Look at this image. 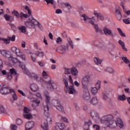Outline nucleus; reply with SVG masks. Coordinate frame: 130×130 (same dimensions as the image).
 <instances>
[{"mask_svg":"<svg viewBox=\"0 0 130 130\" xmlns=\"http://www.w3.org/2000/svg\"><path fill=\"white\" fill-rule=\"evenodd\" d=\"M42 75L44 78H47V79H49V80L47 82H46V84L48 85V89L50 90L51 91H53V90L55 89H57V85L55 83H54L51 80V78L48 75H47V73H46V72L43 71Z\"/></svg>","mask_w":130,"mask_h":130,"instance_id":"f257e3e1","label":"nucleus"},{"mask_svg":"<svg viewBox=\"0 0 130 130\" xmlns=\"http://www.w3.org/2000/svg\"><path fill=\"white\" fill-rule=\"evenodd\" d=\"M2 75H6L7 80H12V79H13V76H14L15 81L18 80V77H19V74L17 73V71L15 70V69H10V72L9 73H7L6 70H3Z\"/></svg>","mask_w":130,"mask_h":130,"instance_id":"f03ea898","label":"nucleus"},{"mask_svg":"<svg viewBox=\"0 0 130 130\" xmlns=\"http://www.w3.org/2000/svg\"><path fill=\"white\" fill-rule=\"evenodd\" d=\"M109 124H110V127H111V128H115L117 127V126H118L120 128L123 127V122H122V120L120 118H117V121L113 120L109 122Z\"/></svg>","mask_w":130,"mask_h":130,"instance_id":"7ed1b4c3","label":"nucleus"},{"mask_svg":"<svg viewBox=\"0 0 130 130\" xmlns=\"http://www.w3.org/2000/svg\"><path fill=\"white\" fill-rule=\"evenodd\" d=\"M11 51L14 54H16L17 56H19L22 60H26V56L20 50V49L17 48L16 47H13L11 48Z\"/></svg>","mask_w":130,"mask_h":130,"instance_id":"20e7f679","label":"nucleus"},{"mask_svg":"<svg viewBox=\"0 0 130 130\" xmlns=\"http://www.w3.org/2000/svg\"><path fill=\"white\" fill-rule=\"evenodd\" d=\"M91 81V76L89 75H86L83 76L81 79V83L82 85V89H87L88 88V84Z\"/></svg>","mask_w":130,"mask_h":130,"instance_id":"39448f33","label":"nucleus"},{"mask_svg":"<svg viewBox=\"0 0 130 130\" xmlns=\"http://www.w3.org/2000/svg\"><path fill=\"white\" fill-rule=\"evenodd\" d=\"M68 79H69L70 83H71L72 85H73L72 76L71 75H69V74H64L63 76V82H64L65 88H66L67 90L69 89V82H68Z\"/></svg>","mask_w":130,"mask_h":130,"instance_id":"423d86ee","label":"nucleus"},{"mask_svg":"<svg viewBox=\"0 0 130 130\" xmlns=\"http://www.w3.org/2000/svg\"><path fill=\"white\" fill-rule=\"evenodd\" d=\"M38 24H39V22L34 18H32V19L29 21H27L25 22V25L27 28H35V26L36 25H38Z\"/></svg>","mask_w":130,"mask_h":130,"instance_id":"0eeeda50","label":"nucleus"},{"mask_svg":"<svg viewBox=\"0 0 130 130\" xmlns=\"http://www.w3.org/2000/svg\"><path fill=\"white\" fill-rule=\"evenodd\" d=\"M52 104L59 111H60V112H64L63 106L60 105L59 101L58 100H53L52 101Z\"/></svg>","mask_w":130,"mask_h":130,"instance_id":"6e6552de","label":"nucleus"},{"mask_svg":"<svg viewBox=\"0 0 130 130\" xmlns=\"http://www.w3.org/2000/svg\"><path fill=\"white\" fill-rule=\"evenodd\" d=\"M51 122H52V119H51V118H50V117H47L41 125L43 129L49 130V128H48V123L50 124Z\"/></svg>","mask_w":130,"mask_h":130,"instance_id":"1a4fd4ad","label":"nucleus"},{"mask_svg":"<svg viewBox=\"0 0 130 130\" xmlns=\"http://www.w3.org/2000/svg\"><path fill=\"white\" fill-rule=\"evenodd\" d=\"M113 120V116L112 115H108L107 116H104L103 118V119L102 120V122L103 123H109L110 121H112Z\"/></svg>","mask_w":130,"mask_h":130,"instance_id":"9d476101","label":"nucleus"},{"mask_svg":"<svg viewBox=\"0 0 130 130\" xmlns=\"http://www.w3.org/2000/svg\"><path fill=\"white\" fill-rule=\"evenodd\" d=\"M84 89L83 90V93L82 97L84 100H89L90 99V92H89V89H88V88H83Z\"/></svg>","mask_w":130,"mask_h":130,"instance_id":"9b49d317","label":"nucleus"},{"mask_svg":"<svg viewBox=\"0 0 130 130\" xmlns=\"http://www.w3.org/2000/svg\"><path fill=\"white\" fill-rule=\"evenodd\" d=\"M12 91H13V89H10L9 87H2L0 90V92L3 95H7L9 93H12Z\"/></svg>","mask_w":130,"mask_h":130,"instance_id":"f8f14e48","label":"nucleus"},{"mask_svg":"<svg viewBox=\"0 0 130 130\" xmlns=\"http://www.w3.org/2000/svg\"><path fill=\"white\" fill-rule=\"evenodd\" d=\"M57 49L60 50L62 54H63V53H66L67 50H69V45H67V46L65 45L60 46L57 48L56 51H57Z\"/></svg>","mask_w":130,"mask_h":130,"instance_id":"ddd939ff","label":"nucleus"},{"mask_svg":"<svg viewBox=\"0 0 130 130\" xmlns=\"http://www.w3.org/2000/svg\"><path fill=\"white\" fill-rule=\"evenodd\" d=\"M103 32L105 35H106V36H111V37H113V36H114V35H113V34H112V30L107 27L104 28Z\"/></svg>","mask_w":130,"mask_h":130,"instance_id":"4468645a","label":"nucleus"},{"mask_svg":"<svg viewBox=\"0 0 130 130\" xmlns=\"http://www.w3.org/2000/svg\"><path fill=\"white\" fill-rule=\"evenodd\" d=\"M34 127V121H29L25 124V129L26 130H30L31 128H33Z\"/></svg>","mask_w":130,"mask_h":130,"instance_id":"2eb2a0df","label":"nucleus"},{"mask_svg":"<svg viewBox=\"0 0 130 130\" xmlns=\"http://www.w3.org/2000/svg\"><path fill=\"white\" fill-rule=\"evenodd\" d=\"M81 17L83 18V20L85 22H86L88 21V20H94V22H98V19L95 20V18H94V17H92V18H89V16H88L87 15L83 14L81 15Z\"/></svg>","mask_w":130,"mask_h":130,"instance_id":"dca6fc26","label":"nucleus"},{"mask_svg":"<svg viewBox=\"0 0 130 130\" xmlns=\"http://www.w3.org/2000/svg\"><path fill=\"white\" fill-rule=\"evenodd\" d=\"M0 52L4 57H11V55H10V52L7 51L6 50H0Z\"/></svg>","mask_w":130,"mask_h":130,"instance_id":"f3484780","label":"nucleus"},{"mask_svg":"<svg viewBox=\"0 0 130 130\" xmlns=\"http://www.w3.org/2000/svg\"><path fill=\"white\" fill-rule=\"evenodd\" d=\"M90 114L92 118H93V119H95V120H97V119H99L100 118L98 113L94 111H92Z\"/></svg>","mask_w":130,"mask_h":130,"instance_id":"a211bd4d","label":"nucleus"},{"mask_svg":"<svg viewBox=\"0 0 130 130\" xmlns=\"http://www.w3.org/2000/svg\"><path fill=\"white\" fill-rule=\"evenodd\" d=\"M49 104H47L46 106H44V114L46 116H48L49 113Z\"/></svg>","mask_w":130,"mask_h":130,"instance_id":"6ab92c4d","label":"nucleus"},{"mask_svg":"<svg viewBox=\"0 0 130 130\" xmlns=\"http://www.w3.org/2000/svg\"><path fill=\"white\" fill-rule=\"evenodd\" d=\"M93 15L96 17L97 19H100L101 21L104 20V16L101 13H98L97 12L94 11Z\"/></svg>","mask_w":130,"mask_h":130,"instance_id":"aec40b11","label":"nucleus"},{"mask_svg":"<svg viewBox=\"0 0 130 130\" xmlns=\"http://www.w3.org/2000/svg\"><path fill=\"white\" fill-rule=\"evenodd\" d=\"M32 107H34V108H35V107H37L38 105L40 104V101L36 99L32 100Z\"/></svg>","mask_w":130,"mask_h":130,"instance_id":"412c9836","label":"nucleus"},{"mask_svg":"<svg viewBox=\"0 0 130 130\" xmlns=\"http://www.w3.org/2000/svg\"><path fill=\"white\" fill-rule=\"evenodd\" d=\"M30 89L32 92H37L39 88H38V86L36 84H32L30 85Z\"/></svg>","mask_w":130,"mask_h":130,"instance_id":"4be33fe9","label":"nucleus"},{"mask_svg":"<svg viewBox=\"0 0 130 130\" xmlns=\"http://www.w3.org/2000/svg\"><path fill=\"white\" fill-rule=\"evenodd\" d=\"M117 100L118 101H125L126 100V96L124 94L118 95Z\"/></svg>","mask_w":130,"mask_h":130,"instance_id":"5701e85b","label":"nucleus"},{"mask_svg":"<svg viewBox=\"0 0 130 130\" xmlns=\"http://www.w3.org/2000/svg\"><path fill=\"white\" fill-rule=\"evenodd\" d=\"M115 15L116 17L119 19V20H120L121 19V17H122V15H121V13H120V10L119 9L116 8V13Z\"/></svg>","mask_w":130,"mask_h":130,"instance_id":"b1692460","label":"nucleus"},{"mask_svg":"<svg viewBox=\"0 0 130 130\" xmlns=\"http://www.w3.org/2000/svg\"><path fill=\"white\" fill-rule=\"evenodd\" d=\"M90 102L92 105H96L98 103V99L96 96L93 97Z\"/></svg>","mask_w":130,"mask_h":130,"instance_id":"393cba45","label":"nucleus"},{"mask_svg":"<svg viewBox=\"0 0 130 130\" xmlns=\"http://www.w3.org/2000/svg\"><path fill=\"white\" fill-rule=\"evenodd\" d=\"M68 92L69 94H74V93H76V90L74 87V85H71L70 86L68 89Z\"/></svg>","mask_w":130,"mask_h":130,"instance_id":"a878e982","label":"nucleus"},{"mask_svg":"<svg viewBox=\"0 0 130 130\" xmlns=\"http://www.w3.org/2000/svg\"><path fill=\"white\" fill-rule=\"evenodd\" d=\"M78 70L75 67H73L71 69V74L73 76H77L78 75Z\"/></svg>","mask_w":130,"mask_h":130,"instance_id":"bb28decb","label":"nucleus"},{"mask_svg":"<svg viewBox=\"0 0 130 130\" xmlns=\"http://www.w3.org/2000/svg\"><path fill=\"white\" fill-rule=\"evenodd\" d=\"M12 14L13 16L16 17V18H17V19H19V18H20V13H19V12L16 10H13L12 12Z\"/></svg>","mask_w":130,"mask_h":130,"instance_id":"cd10ccee","label":"nucleus"},{"mask_svg":"<svg viewBox=\"0 0 130 130\" xmlns=\"http://www.w3.org/2000/svg\"><path fill=\"white\" fill-rule=\"evenodd\" d=\"M35 55L38 57H40V58H42V57L44 56V52L37 51L35 53Z\"/></svg>","mask_w":130,"mask_h":130,"instance_id":"c85d7f7f","label":"nucleus"},{"mask_svg":"<svg viewBox=\"0 0 130 130\" xmlns=\"http://www.w3.org/2000/svg\"><path fill=\"white\" fill-rule=\"evenodd\" d=\"M18 30H19L21 33H25L26 27L25 26H19L18 27Z\"/></svg>","mask_w":130,"mask_h":130,"instance_id":"c756f323","label":"nucleus"},{"mask_svg":"<svg viewBox=\"0 0 130 130\" xmlns=\"http://www.w3.org/2000/svg\"><path fill=\"white\" fill-rule=\"evenodd\" d=\"M12 61L14 63H19V64H21L22 63V62L20 61V60L18 59V58H13L12 59Z\"/></svg>","mask_w":130,"mask_h":130,"instance_id":"7c9ffc66","label":"nucleus"},{"mask_svg":"<svg viewBox=\"0 0 130 130\" xmlns=\"http://www.w3.org/2000/svg\"><path fill=\"white\" fill-rule=\"evenodd\" d=\"M94 61L95 64H101V62H102V61L100 59L97 57H94Z\"/></svg>","mask_w":130,"mask_h":130,"instance_id":"2f4dec72","label":"nucleus"},{"mask_svg":"<svg viewBox=\"0 0 130 130\" xmlns=\"http://www.w3.org/2000/svg\"><path fill=\"white\" fill-rule=\"evenodd\" d=\"M68 43L70 45V46H71L72 49H74V43H73V41H72V40H71L70 38H68L67 39Z\"/></svg>","mask_w":130,"mask_h":130,"instance_id":"473e14b6","label":"nucleus"},{"mask_svg":"<svg viewBox=\"0 0 130 130\" xmlns=\"http://www.w3.org/2000/svg\"><path fill=\"white\" fill-rule=\"evenodd\" d=\"M57 126L60 130H62L63 128H64V124L63 123H57Z\"/></svg>","mask_w":130,"mask_h":130,"instance_id":"72a5a7b5","label":"nucleus"},{"mask_svg":"<svg viewBox=\"0 0 130 130\" xmlns=\"http://www.w3.org/2000/svg\"><path fill=\"white\" fill-rule=\"evenodd\" d=\"M105 71L106 72H108V73H110V74H113L114 73V70L110 67L106 69Z\"/></svg>","mask_w":130,"mask_h":130,"instance_id":"f704fd0d","label":"nucleus"},{"mask_svg":"<svg viewBox=\"0 0 130 130\" xmlns=\"http://www.w3.org/2000/svg\"><path fill=\"white\" fill-rule=\"evenodd\" d=\"M11 94H12V97L14 100H17V99H18V97L16 94V92H15V90H14V89H12V91H11Z\"/></svg>","mask_w":130,"mask_h":130,"instance_id":"c9c22d12","label":"nucleus"},{"mask_svg":"<svg viewBox=\"0 0 130 130\" xmlns=\"http://www.w3.org/2000/svg\"><path fill=\"white\" fill-rule=\"evenodd\" d=\"M95 86V88L99 90H100V88H101V81H100V80H99L96 82Z\"/></svg>","mask_w":130,"mask_h":130,"instance_id":"e433bc0d","label":"nucleus"},{"mask_svg":"<svg viewBox=\"0 0 130 130\" xmlns=\"http://www.w3.org/2000/svg\"><path fill=\"white\" fill-rule=\"evenodd\" d=\"M102 96H103V100H105L106 101H109V97H108V96H107V95H106L105 93L103 92Z\"/></svg>","mask_w":130,"mask_h":130,"instance_id":"4c0bfd02","label":"nucleus"},{"mask_svg":"<svg viewBox=\"0 0 130 130\" xmlns=\"http://www.w3.org/2000/svg\"><path fill=\"white\" fill-rule=\"evenodd\" d=\"M23 116L25 117V118H26L27 119H30V117H32V115L29 113H24L23 114Z\"/></svg>","mask_w":130,"mask_h":130,"instance_id":"58836bf2","label":"nucleus"},{"mask_svg":"<svg viewBox=\"0 0 130 130\" xmlns=\"http://www.w3.org/2000/svg\"><path fill=\"white\" fill-rule=\"evenodd\" d=\"M98 88L96 87H93L91 89V92L93 95H95V94H97V92H98Z\"/></svg>","mask_w":130,"mask_h":130,"instance_id":"ea45409f","label":"nucleus"},{"mask_svg":"<svg viewBox=\"0 0 130 130\" xmlns=\"http://www.w3.org/2000/svg\"><path fill=\"white\" fill-rule=\"evenodd\" d=\"M93 27L96 30V33H99L101 32V29H99V27H98V25L94 24Z\"/></svg>","mask_w":130,"mask_h":130,"instance_id":"a19ab883","label":"nucleus"},{"mask_svg":"<svg viewBox=\"0 0 130 130\" xmlns=\"http://www.w3.org/2000/svg\"><path fill=\"white\" fill-rule=\"evenodd\" d=\"M0 112H1V113H4V114H7V111L5 110V108H4V106H3L0 107Z\"/></svg>","mask_w":130,"mask_h":130,"instance_id":"79ce46f5","label":"nucleus"},{"mask_svg":"<svg viewBox=\"0 0 130 130\" xmlns=\"http://www.w3.org/2000/svg\"><path fill=\"white\" fill-rule=\"evenodd\" d=\"M45 97H46V102L47 104L50 105V96L47 95H46Z\"/></svg>","mask_w":130,"mask_h":130,"instance_id":"37998d69","label":"nucleus"},{"mask_svg":"<svg viewBox=\"0 0 130 130\" xmlns=\"http://www.w3.org/2000/svg\"><path fill=\"white\" fill-rule=\"evenodd\" d=\"M117 30H118V32L119 33V34L120 35V36H122V37H125V34H124L122 32V30H121V29L120 28H118Z\"/></svg>","mask_w":130,"mask_h":130,"instance_id":"c03bdc74","label":"nucleus"},{"mask_svg":"<svg viewBox=\"0 0 130 130\" xmlns=\"http://www.w3.org/2000/svg\"><path fill=\"white\" fill-rule=\"evenodd\" d=\"M72 70L69 68H64V74L70 75L71 73Z\"/></svg>","mask_w":130,"mask_h":130,"instance_id":"a18cd8bd","label":"nucleus"},{"mask_svg":"<svg viewBox=\"0 0 130 130\" xmlns=\"http://www.w3.org/2000/svg\"><path fill=\"white\" fill-rule=\"evenodd\" d=\"M16 123L17 125H21L23 123V120L21 119H17Z\"/></svg>","mask_w":130,"mask_h":130,"instance_id":"49530a36","label":"nucleus"},{"mask_svg":"<svg viewBox=\"0 0 130 130\" xmlns=\"http://www.w3.org/2000/svg\"><path fill=\"white\" fill-rule=\"evenodd\" d=\"M23 17L24 18H28V14H24V13L21 12L20 14V18L22 20V19H23Z\"/></svg>","mask_w":130,"mask_h":130,"instance_id":"de8ad7c7","label":"nucleus"},{"mask_svg":"<svg viewBox=\"0 0 130 130\" xmlns=\"http://www.w3.org/2000/svg\"><path fill=\"white\" fill-rule=\"evenodd\" d=\"M10 128L11 130H17L18 126L16 124H11L10 125Z\"/></svg>","mask_w":130,"mask_h":130,"instance_id":"09e8293b","label":"nucleus"},{"mask_svg":"<svg viewBox=\"0 0 130 130\" xmlns=\"http://www.w3.org/2000/svg\"><path fill=\"white\" fill-rule=\"evenodd\" d=\"M122 59L125 62V63H129L130 60L129 59L126 58V57H122Z\"/></svg>","mask_w":130,"mask_h":130,"instance_id":"8fccbe9b","label":"nucleus"},{"mask_svg":"<svg viewBox=\"0 0 130 130\" xmlns=\"http://www.w3.org/2000/svg\"><path fill=\"white\" fill-rule=\"evenodd\" d=\"M64 6L68 9V10H71L72 6L70 3H64Z\"/></svg>","mask_w":130,"mask_h":130,"instance_id":"3c124183","label":"nucleus"},{"mask_svg":"<svg viewBox=\"0 0 130 130\" xmlns=\"http://www.w3.org/2000/svg\"><path fill=\"white\" fill-rule=\"evenodd\" d=\"M2 40L5 44H9L10 43V40L8 39L2 38Z\"/></svg>","mask_w":130,"mask_h":130,"instance_id":"603ef678","label":"nucleus"},{"mask_svg":"<svg viewBox=\"0 0 130 130\" xmlns=\"http://www.w3.org/2000/svg\"><path fill=\"white\" fill-rule=\"evenodd\" d=\"M30 77L31 78L35 79V80H37V78H38V77L37 76V75L35 74V73H31L30 74Z\"/></svg>","mask_w":130,"mask_h":130,"instance_id":"864d4df0","label":"nucleus"},{"mask_svg":"<svg viewBox=\"0 0 130 130\" xmlns=\"http://www.w3.org/2000/svg\"><path fill=\"white\" fill-rule=\"evenodd\" d=\"M45 1L47 3V5L49 4H51V5H53L54 3V0H45Z\"/></svg>","mask_w":130,"mask_h":130,"instance_id":"5fc2aeb1","label":"nucleus"},{"mask_svg":"<svg viewBox=\"0 0 130 130\" xmlns=\"http://www.w3.org/2000/svg\"><path fill=\"white\" fill-rule=\"evenodd\" d=\"M8 39L11 41H15V40L16 39V36L13 35L12 37H9Z\"/></svg>","mask_w":130,"mask_h":130,"instance_id":"6e6d98bb","label":"nucleus"},{"mask_svg":"<svg viewBox=\"0 0 130 130\" xmlns=\"http://www.w3.org/2000/svg\"><path fill=\"white\" fill-rule=\"evenodd\" d=\"M123 22H124L125 24H130L129 18H126L125 19H123Z\"/></svg>","mask_w":130,"mask_h":130,"instance_id":"4d7b16f0","label":"nucleus"},{"mask_svg":"<svg viewBox=\"0 0 130 130\" xmlns=\"http://www.w3.org/2000/svg\"><path fill=\"white\" fill-rule=\"evenodd\" d=\"M4 18L6 21H10V18H11V16H10V15H8V14H5L4 15Z\"/></svg>","mask_w":130,"mask_h":130,"instance_id":"13d9d810","label":"nucleus"},{"mask_svg":"<svg viewBox=\"0 0 130 130\" xmlns=\"http://www.w3.org/2000/svg\"><path fill=\"white\" fill-rule=\"evenodd\" d=\"M25 9L27 10V11H28V15H29V16H31V10H30V9L29 8V7L25 6Z\"/></svg>","mask_w":130,"mask_h":130,"instance_id":"bf43d9fd","label":"nucleus"},{"mask_svg":"<svg viewBox=\"0 0 130 130\" xmlns=\"http://www.w3.org/2000/svg\"><path fill=\"white\" fill-rule=\"evenodd\" d=\"M118 43L121 45V47H122L123 46H124L125 45V44H124V42H122L121 40L118 41Z\"/></svg>","mask_w":130,"mask_h":130,"instance_id":"052dcab7","label":"nucleus"},{"mask_svg":"<svg viewBox=\"0 0 130 130\" xmlns=\"http://www.w3.org/2000/svg\"><path fill=\"white\" fill-rule=\"evenodd\" d=\"M61 120H62V121H64V122H69L68 119L64 117H61Z\"/></svg>","mask_w":130,"mask_h":130,"instance_id":"680f3d73","label":"nucleus"},{"mask_svg":"<svg viewBox=\"0 0 130 130\" xmlns=\"http://www.w3.org/2000/svg\"><path fill=\"white\" fill-rule=\"evenodd\" d=\"M93 128H95L96 130L100 129V126H99L98 125H93Z\"/></svg>","mask_w":130,"mask_h":130,"instance_id":"e2e57ef3","label":"nucleus"},{"mask_svg":"<svg viewBox=\"0 0 130 130\" xmlns=\"http://www.w3.org/2000/svg\"><path fill=\"white\" fill-rule=\"evenodd\" d=\"M18 93H20L21 94V95H22V96H26V94H25V93H24V92H23V91L20 90V89H18Z\"/></svg>","mask_w":130,"mask_h":130,"instance_id":"0e129e2a","label":"nucleus"},{"mask_svg":"<svg viewBox=\"0 0 130 130\" xmlns=\"http://www.w3.org/2000/svg\"><path fill=\"white\" fill-rule=\"evenodd\" d=\"M24 113H29V109L27 108V107H25L24 108Z\"/></svg>","mask_w":130,"mask_h":130,"instance_id":"69168bd1","label":"nucleus"},{"mask_svg":"<svg viewBox=\"0 0 130 130\" xmlns=\"http://www.w3.org/2000/svg\"><path fill=\"white\" fill-rule=\"evenodd\" d=\"M56 14H61L62 13V11L60 9H57L55 12Z\"/></svg>","mask_w":130,"mask_h":130,"instance_id":"338daca9","label":"nucleus"},{"mask_svg":"<svg viewBox=\"0 0 130 130\" xmlns=\"http://www.w3.org/2000/svg\"><path fill=\"white\" fill-rule=\"evenodd\" d=\"M38 63L40 67H44V66H45V63H44L43 62L39 61Z\"/></svg>","mask_w":130,"mask_h":130,"instance_id":"774afa93","label":"nucleus"}]
</instances>
